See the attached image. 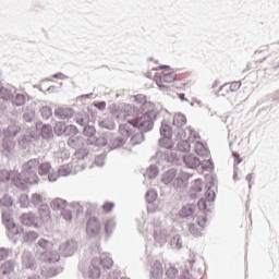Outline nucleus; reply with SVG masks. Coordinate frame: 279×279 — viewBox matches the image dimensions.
Masks as SVG:
<instances>
[{"instance_id":"obj_47","label":"nucleus","mask_w":279,"mask_h":279,"mask_svg":"<svg viewBox=\"0 0 279 279\" xmlns=\"http://www.w3.org/2000/svg\"><path fill=\"white\" fill-rule=\"evenodd\" d=\"M158 69H161V70H163L165 68H158ZM158 69H157V68H155V71H158Z\"/></svg>"},{"instance_id":"obj_20","label":"nucleus","mask_w":279,"mask_h":279,"mask_svg":"<svg viewBox=\"0 0 279 279\" xmlns=\"http://www.w3.org/2000/svg\"><path fill=\"white\" fill-rule=\"evenodd\" d=\"M192 86H193V81L185 80L180 83L179 88H182V90H191Z\"/></svg>"},{"instance_id":"obj_38","label":"nucleus","mask_w":279,"mask_h":279,"mask_svg":"<svg viewBox=\"0 0 279 279\" xmlns=\"http://www.w3.org/2000/svg\"><path fill=\"white\" fill-rule=\"evenodd\" d=\"M3 205L4 206H12V198L8 197V196H4Z\"/></svg>"},{"instance_id":"obj_6","label":"nucleus","mask_w":279,"mask_h":279,"mask_svg":"<svg viewBox=\"0 0 279 279\" xmlns=\"http://www.w3.org/2000/svg\"><path fill=\"white\" fill-rule=\"evenodd\" d=\"M136 129L133 121H128V123L121 124L119 128L120 134L123 138H130L132 134H134V130Z\"/></svg>"},{"instance_id":"obj_40","label":"nucleus","mask_w":279,"mask_h":279,"mask_svg":"<svg viewBox=\"0 0 279 279\" xmlns=\"http://www.w3.org/2000/svg\"><path fill=\"white\" fill-rule=\"evenodd\" d=\"M96 108H98L99 110H106V102H98L97 105H96Z\"/></svg>"},{"instance_id":"obj_2","label":"nucleus","mask_w":279,"mask_h":279,"mask_svg":"<svg viewBox=\"0 0 279 279\" xmlns=\"http://www.w3.org/2000/svg\"><path fill=\"white\" fill-rule=\"evenodd\" d=\"M156 119V113L154 111H148L137 117V119L132 120L135 128L141 130V132H149L154 128V120Z\"/></svg>"},{"instance_id":"obj_30","label":"nucleus","mask_w":279,"mask_h":279,"mask_svg":"<svg viewBox=\"0 0 279 279\" xmlns=\"http://www.w3.org/2000/svg\"><path fill=\"white\" fill-rule=\"evenodd\" d=\"M208 206V199L207 198H201L198 201V207L202 208V210H206Z\"/></svg>"},{"instance_id":"obj_43","label":"nucleus","mask_w":279,"mask_h":279,"mask_svg":"<svg viewBox=\"0 0 279 279\" xmlns=\"http://www.w3.org/2000/svg\"><path fill=\"white\" fill-rule=\"evenodd\" d=\"M178 97L181 101H187V99L184 97V94H179Z\"/></svg>"},{"instance_id":"obj_9","label":"nucleus","mask_w":279,"mask_h":279,"mask_svg":"<svg viewBox=\"0 0 279 279\" xmlns=\"http://www.w3.org/2000/svg\"><path fill=\"white\" fill-rule=\"evenodd\" d=\"M183 160L190 169H197V167H199V159L193 155L185 156Z\"/></svg>"},{"instance_id":"obj_25","label":"nucleus","mask_w":279,"mask_h":279,"mask_svg":"<svg viewBox=\"0 0 279 279\" xmlns=\"http://www.w3.org/2000/svg\"><path fill=\"white\" fill-rule=\"evenodd\" d=\"M10 180V172L2 170L0 171V182H8Z\"/></svg>"},{"instance_id":"obj_15","label":"nucleus","mask_w":279,"mask_h":279,"mask_svg":"<svg viewBox=\"0 0 279 279\" xmlns=\"http://www.w3.org/2000/svg\"><path fill=\"white\" fill-rule=\"evenodd\" d=\"M2 219L4 221V226L8 228V230H14L16 228L14 220H12L11 218H8L5 216V214L2 215Z\"/></svg>"},{"instance_id":"obj_8","label":"nucleus","mask_w":279,"mask_h":279,"mask_svg":"<svg viewBox=\"0 0 279 279\" xmlns=\"http://www.w3.org/2000/svg\"><path fill=\"white\" fill-rule=\"evenodd\" d=\"M98 264L101 265L104 269H110V267H112L113 265V262L112 258H110V256L104 254L101 255L100 259H93V267L99 269V267L97 266Z\"/></svg>"},{"instance_id":"obj_36","label":"nucleus","mask_w":279,"mask_h":279,"mask_svg":"<svg viewBox=\"0 0 279 279\" xmlns=\"http://www.w3.org/2000/svg\"><path fill=\"white\" fill-rule=\"evenodd\" d=\"M194 191H197V193L202 192V181H199V180L195 181Z\"/></svg>"},{"instance_id":"obj_4","label":"nucleus","mask_w":279,"mask_h":279,"mask_svg":"<svg viewBox=\"0 0 279 279\" xmlns=\"http://www.w3.org/2000/svg\"><path fill=\"white\" fill-rule=\"evenodd\" d=\"M86 233L88 236H99L101 234V221L95 217L89 218L86 225Z\"/></svg>"},{"instance_id":"obj_19","label":"nucleus","mask_w":279,"mask_h":279,"mask_svg":"<svg viewBox=\"0 0 279 279\" xmlns=\"http://www.w3.org/2000/svg\"><path fill=\"white\" fill-rule=\"evenodd\" d=\"M161 147H165L166 149H171L173 147V142L171 141V137H166L160 140Z\"/></svg>"},{"instance_id":"obj_10","label":"nucleus","mask_w":279,"mask_h":279,"mask_svg":"<svg viewBox=\"0 0 279 279\" xmlns=\"http://www.w3.org/2000/svg\"><path fill=\"white\" fill-rule=\"evenodd\" d=\"M173 125L175 128H184V125H186V116L182 113L174 114Z\"/></svg>"},{"instance_id":"obj_45","label":"nucleus","mask_w":279,"mask_h":279,"mask_svg":"<svg viewBox=\"0 0 279 279\" xmlns=\"http://www.w3.org/2000/svg\"><path fill=\"white\" fill-rule=\"evenodd\" d=\"M170 271H172V274H178V270L175 269H170Z\"/></svg>"},{"instance_id":"obj_12","label":"nucleus","mask_w":279,"mask_h":279,"mask_svg":"<svg viewBox=\"0 0 279 279\" xmlns=\"http://www.w3.org/2000/svg\"><path fill=\"white\" fill-rule=\"evenodd\" d=\"M173 178H175V170L170 169L163 174L162 182L170 184V182H173Z\"/></svg>"},{"instance_id":"obj_18","label":"nucleus","mask_w":279,"mask_h":279,"mask_svg":"<svg viewBox=\"0 0 279 279\" xmlns=\"http://www.w3.org/2000/svg\"><path fill=\"white\" fill-rule=\"evenodd\" d=\"M227 86L229 88V93H236V90H239V88H241V82L235 81L232 83H227Z\"/></svg>"},{"instance_id":"obj_29","label":"nucleus","mask_w":279,"mask_h":279,"mask_svg":"<svg viewBox=\"0 0 279 279\" xmlns=\"http://www.w3.org/2000/svg\"><path fill=\"white\" fill-rule=\"evenodd\" d=\"M38 245H39V247L47 250V247L51 246L52 244L49 241L41 239L38 241Z\"/></svg>"},{"instance_id":"obj_44","label":"nucleus","mask_w":279,"mask_h":279,"mask_svg":"<svg viewBox=\"0 0 279 279\" xmlns=\"http://www.w3.org/2000/svg\"><path fill=\"white\" fill-rule=\"evenodd\" d=\"M246 180H248V182H252V174H248V175L246 177Z\"/></svg>"},{"instance_id":"obj_5","label":"nucleus","mask_w":279,"mask_h":279,"mask_svg":"<svg viewBox=\"0 0 279 279\" xmlns=\"http://www.w3.org/2000/svg\"><path fill=\"white\" fill-rule=\"evenodd\" d=\"M54 132L58 136L66 134L68 136L77 134V128L75 125L65 126L62 122H58L54 126Z\"/></svg>"},{"instance_id":"obj_16","label":"nucleus","mask_w":279,"mask_h":279,"mask_svg":"<svg viewBox=\"0 0 279 279\" xmlns=\"http://www.w3.org/2000/svg\"><path fill=\"white\" fill-rule=\"evenodd\" d=\"M0 95L2 97V99H4L5 101H10V99H12L14 96L12 95V93L4 87L0 88Z\"/></svg>"},{"instance_id":"obj_13","label":"nucleus","mask_w":279,"mask_h":279,"mask_svg":"<svg viewBox=\"0 0 279 279\" xmlns=\"http://www.w3.org/2000/svg\"><path fill=\"white\" fill-rule=\"evenodd\" d=\"M160 133H161V138H171L172 136V132H171V128L169 125H162L160 129Z\"/></svg>"},{"instance_id":"obj_17","label":"nucleus","mask_w":279,"mask_h":279,"mask_svg":"<svg viewBox=\"0 0 279 279\" xmlns=\"http://www.w3.org/2000/svg\"><path fill=\"white\" fill-rule=\"evenodd\" d=\"M217 95H218V97H228V95H230V89H229L227 83L223 84L222 86H220V88L217 92Z\"/></svg>"},{"instance_id":"obj_35","label":"nucleus","mask_w":279,"mask_h":279,"mask_svg":"<svg viewBox=\"0 0 279 279\" xmlns=\"http://www.w3.org/2000/svg\"><path fill=\"white\" fill-rule=\"evenodd\" d=\"M197 223H198V226H201V228H205L206 227V216L198 217Z\"/></svg>"},{"instance_id":"obj_11","label":"nucleus","mask_w":279,"mask_h":279,"mask_svg":"<svg viewBox=\"0 0 279 279\" xmlns=\"http://www.w3.org/2000/svg\"><path fill=\"white\" fill-rule=\"evenodd\" d=\"M51 207L53 208V210H64V208H66V201L61 198H56L51 203Z\"/></svg>"},{"instance_id":"obj_23","label":"nucleus","mask_w":279,"mask_h":279,"mask_svg":"<svg viewBox=\"0 0 279 279\" xmlns=\"http://www.w3.org/2000/svg\"><path fill=\"white\" fill-rule=\"evenodd\" d=\"M12 264L10 262H5L4 264H2L1 266V270H2V274L5 275V274H10V271H12Z\"/></svg>"},{"instance_id":"obj_32","label":"nucleus","mask_w":279,"mask_h":279,"mask_svg":"<svg viewBox=\"0 0 279 279\" xmlns=\"http://www.w3.org/2000/svg\"><path fill=\"white\" fill-rule=\"evenodd\" d=\"M186 180H189V174H182V178L178 177L177 178L178 186H182L183 182H186Z\"/></svg>"},{"instance_id":"obj_39","label":"nucleus","mask_w":279,"mask_h":279,"mask_svg":"<svg viewBox=\"0 0 279 279\" xmlns=\"http://www.w3.org/2000/svg\"><path fill=\"white\" fill-rule=\"evenodd\" d=\"M232 156L235 158V165H240L241 156L239 155V153H233Z\"/></svg>"},{"instance_id":"obj_46","label":"nucleus","mask_w":279,"mask_h":279,"mask_svg":"<svg viewBox=\"0 0 279 279\" xmlns=\"http://www.w3.org/2000/svg\"><path fill=\"white\" fill-rule=\"evenodd\" d=\"M109 129L110 130H114V124H111V126Z\"/></svg>"},{"instance_id":"obj_26","label":"nucleus","mask_w":279,"mask_h":279,"mask_svg":"<svg viewBox=\"0 0 279 279\" xmlns=\"http://www.w3.org/2000/svg\"><path fill=\"white\" fill-rule=\"evenodd\" d=\"M95 129H94V126H85V129H84V134H85V136H95Z\"/></svg>"},{"instance_id":"obj_33","label":"nucleus","mask_w":279,"mask_h":279,"mask_svg":"<svg viewBox=\"0 0 279 279\" xmlns=\"http://www.w3.org/2000/svg\"><path fill=\"white\" fill-rule=\"evenodd\" d=\"M114 208V203H105L102 209L105 213H110Z\"/></svg>"},{"instance_id":"obj_41","label":"nucleus","mask_w":279,"mask_h":279,"mask_svg":"<svg viewBox=\"0 0 279 279\" xmlns=\"http://www.w3.org/2000/svg\"><path fill=\"white\" fill-rule=\"evenodd\" d=\"M48 180H49L50 182H56V180H58V174H49V175H48Z\"/></svg>"},{"instance_id":"obj_1","label":"nucleus","mask_w":279,"mask_h":279,"mask_svg":"<svg viewBox=\"0 0 279 279\" xmlns=\"http://www.w3.org/2000/svg\"><path fill=\"white\" fill-rule=\"evenodd\" d=\"M51 171V165L49 162L39 163L38 160L32 159L23 167L22 173L14 179V183L17 186L23 184H36L38 182V175H47Z\"/></svg>"},{"instance_id":"obj_31","label":"nucleus","mask_w":279,"mask_h":279,"mask_svg":"<svg viewBox=\"0 0 279 279\" xmlns=\"http://www.w3.org/2000/svg\"><path fill=\"white\" fill-rule=\"evenodd\" d=\"M194 149L196 154L199 156L202 154V150L204 149V144H202L201 142H196Z\"/></svg>"},{"instance_id":"obj_34","label":"nucleus","mask_w":279,"mask_h":279,"mask_svg":"<svg viewBox=\"0 0 279 279\" xmlns=\"http://www.w3.org/2000/svg\"><path fill=\"white\" fill-rule=\"evenodd\" d=\"M206 199L207 202H215V192H213L211 190H208L206 192Z\"/></svg>"},{"instance_id":"obj_27","label":"nucleus","mask_w":279,"mask_h":279,"mask_svg":"<svg viewBox=\"0 0 279 279\" xmlns=\"http://www.w3.org/2000/svg\"><path fill=\"white\" fill-rule=\"evenodd\" d=\"M179 149L181 151H189L191 149V145L186 141H183L180 143Z\"/></svg>"},{"instance_id":"obj_14","label":"nucleus","mask_w":279,"mask_h":279,"mask_svg":"<svg viewBox=\"0 0 279 279\" xmlns=\"http://www.w3.org/2000/svg\"><path fill=\"white\" fill-rule=\"evenodd\" d=\"M180 217H191V215H193V206L187 205L184 206L180 213H179Z\"/></svg>"},{"instance_id":"obj_28","label":"nucleus","mask_w":279,"mask_h":279,"mask_svg":"<svg viewBox=\"0 0 279 279\" xmlns=\"http://www.w3.org/2000/svg\"><path fill=\"white\" fill-rule=\"evenodd\" d=\"M41 134L45 138H49L51 136V128L44 126L41 130Z\"/></svg>"},{"instance_id":"obj_37","label":"nucleus","mask_w":279,"mask_h":279,"mask_svg":"<svg viewBox=\"0 0 279 279\" xmlns=\"http://www.w3.org/2000/svg\"><path fill=\"white\" fill-rule=\"evenodd\" d=\"M3 258H8V251L0 248V260H3Z\"/></svg>"},{"instance_id":"obj_3","label":"nucleus","mask_w":279,"mask_h":279,"mask_svg":"<svg viewBox=\"0 0 279 279\" xmlns=\"http://www.w3.org/2000/svg\"><path fill=\"white\" fill-rule=\"evenodd\" d=\"M175 82V73L169 66H163L162 71L156 76V84L160 88H169V84Z\"/></svg>"},{"instance_id":"obj_21","label":"nucleus","mask_w":279,"mask_h":279,"mask_svg":"<svg viewBox=\"0 0 279 279\" xmlns=\"http://www.w3.org/2000/svg\"><path fill=\"white\" fill-rule=\"evenodd\" d=\"M36 239H38V233L31 231L28 233H26L25 235V241L27 243H32V241H36Z\"/></svg>"},{"instance_id":"obj_22","label":"nucleus","mask_w":279,"mask_h":279,"mask_svg":"<svg viewBox=\"0 0 279 279\" xmlns=\"http://www.w3.org/2000/svg\"><path fill=\"white\" fill-rule=\"evenodd\" d=\"M114 230V222L112 220H107L105 223V232L106 234H110Z\"/></svg>"},{"instance_id":"obj_24","label":"nucleus","mask_w":279,"mask_h":279,"mask_svg":"<svg viewBox=\"0 0 279 279\" xmlns=\"http://www.w3.org/2000/svg\"><path fill=\"white\" fill-rule=\"evenodd\" d=\"M23 104H25V96L22 94L16 95L15 100H14V105L15 106H23Z\"/></svg>"},{"instance_id":"obj_7","label":"nucleus","mask_w":279,"mask_h":279,"mask_svg":"<svg viewBox=\"0 0 279 279\" xmlns=\"http://www.w3.org/2000/svg\"><path fill=\"white\" fill-rule=\"evenodd\" d=\"M20 221H21L22 226H27V227L33 226L34 228H38L37 218L32 213L23 214L20 217Z\"/></svg>"},{"instance_id":"obj_42","label":"nucleus","mask_w":279,"mask_h":279,"mask_svg":"<svg viewBox=\"0 0 279 279\" xmlns=\"http://www.w3.org/2000/svg\"><path fill=\"white\" fill-rule=\"evenodd\" d=\"M62 215L66 219V221H71L72 217L70 213L68 215H64V211H62Z\"/></svg>"},{"instance_id":"obj_48","label":"nucleus","mask_w":279,"mask_h":279,"mask_svg":"<svg viewBox=\"0 0 279 279\" xmlns=\"http://www.w3.org/2000/svg\"><path fill=\"white\" fill-rule=\"evenodd\" d=\"M169 271H171V270H167V272H166V274H167V275H169Z\"/></svg>"}]
</instances>
